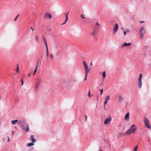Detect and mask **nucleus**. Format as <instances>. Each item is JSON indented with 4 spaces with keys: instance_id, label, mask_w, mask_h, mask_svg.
Masks as SVG:
<instances>
[{
    "instance_id": "obj_1",
    "label": "nucleus",
    "mask_w": 151,
    "mask_h": 151,
    "mask_svg": "<svg viewBox=\"0 0 151 151\" xmlns=\"http://www.w3.org/2000/svg\"><path fill=\"white\" fill-rule=\"evenodd\" d=\"M137 129L136 126L135 125L133 124L130 127L126 132V134L127 135H129L131 134H134L135 133Z\"/></svg>"
},
{
    "instance_id": "obj_2",
    "label": "nucleus",
    "mask_w": 151,
    "mask_h": 151,
    "mask_svg": "<svg viewBox=\"0 0 151 151\" xmlns=\"http://www.w3.org/2000/svg\"><path fill=\"white\" fill-rule=\"evenodd\" d=\"M142 74L140 73L139 74V78L138 80L137 85L138 88L140 89L142 86Z\"/></svg>"
},
{
    "instance_id": "obj_3",
    "label": "nucleus",
    "mask_w": 151,
    "mask_h": 151,
    "mask_svg": "<svg viewBox=\"0 0 151 151\" xmlns=\"http://www.w3.org/2000/svg\"><path fill=\"white\" fill-rule=\"evenodd\" d=\"M145 120L144 122L145 126L151 130V126L150 125L148 120L146 117L145 118Z\"/></svg>"
},
{
    "instance_id": "obj_4",
    "label": "nucleus",
    "mask_w": 151,
    "mask_h": 151,
    "mask_svg": "<svg viewBox=\"0 0 151 151\" xmlns=\"http://www.w3.org/2000/svg\"><path fill=\"white\" fill-rule=\"evenodd\" d=\"M21 124V127L23 129H25V127H26L29 125L25 121H23L20 122Z\"/></svg>"
},
{
    "instance_id": "obj_5",
    "label": "nucleus",
    "mask_w": 151,
    "mask_h": 151,
    "mask_svg": "<svg viewBox=\"0 0 151 151\" xmlns=\"http://www.w3.org/2000/svg\"><path fill=\"white\" fill-rule=\"evenodd\" d=\"M111 117L106 119L104 122V124H106L108 123H110L111 121Z\"/></svg>"
},
{
    "instance_id": "obj_6",
    "label": "nucleus",
    "mask_w": 151,
    "mask_h": 151,
    "mask_svg": "<svg viewBox=\"0 0 151 151\" xmlns=\"http://www.w3.org/2000/svg\"><path fill=\"white\" fill-rule=\"evenodd\" d=\"M119 26L117 23H115L114 28L113 31L114 33H116L118 29Z\"/></svg>"
},
{
    "instance_id": "obj_7",
    "label": "nucleus",
    "mask_w": 151,
    "mask_h": 151,
    "mask_svg": "<svg viewBox=\"0 0 151 151\" xmlns=\"http://www.w3.org/2000/svg\"><path fill=\"white\" fill-rule=\"evenodd\" d=\"M140 34H144L145 33L144 28L143 27H141L139 30Z\"/></svg>"
},
{
    "instance_id": "obj_8",
    "label": "nucleus",
    "mask_w": 151,
    "mask_h": 151,
    "mask_svg": "<svg viewBox=\"0 0 151 151\" xmlns=\"http://www.w3.org/2000/svg\"><path fill=\"white\" fill-rule=\"evenodd\" d=\"M131 45L130 43H127L126 42H125L122 45V47L123 48L124 47L130 46Z\"/></svg>"
},
{
    "instance_id": "obj_9",
    "label": "nucleus",
    "mask_w": 151,
    "mask_h": 151,
    "mask_svg": "<svg viewBox=\"0 0 151 151\" xmlns=\"http://www.w3.org/2000/svg\"><path fill=\"white\" fill-rule=\"evenodd\" d=\"M52 16L51 15L50 13H47L45 15V17L46 18H52Z\"/></svg>"
},
{
    "instance_id": "obj_10",
    "label": "nucleus",
    "mask_w": 151,
    "mask_h": 151,
    "mask_svg": "<svg viewBox=\"0 0 151 151\" xmlns=\"http://www.w3.org/2000/svg\"><path fill=\"white\" fill-rule=\"evenodd\" d=\"M84 67V68H85V72L86 73H88V71H89L90 70V69H88V65H85Z\"/></svg>"
},
{
    "instance_id": "obj_11",
    "label": "nucleus",
    "mask_w": 151,
    "mask_h": 151,
    "mask_svg": "<svg viewBox=\"0 0 151 151\" xmlns=\"http://www.w3.org/2000/svg\"><path fill=\"white\" fill-rule=\"evenodd\" d=\"M98 32L93 30V32L92 33L91 35L93 37H95L97 35Z\"/></svg>"
},
{
    "instance_id": "obj_12",
    "label": "nucleus",
    "mask_w": 151,
    "mask_h": 151,
    "mask_svg": "<svg viewBox=\"0 0 151 151\" xmlns=\"http://www.w3.org/2000/svg\"><path fill=\"white\" fill-rule=\"evenodd\" d=\"M37 81H38V82L37 83H36V89L37 90V89L38 88V87L40 85V80L39 79H37Z\"/></svg>"
},
{
    "instance_id": "obj_13",
    "label": "nucleus",
    "mask_w": 151,
    "mask_h": 151,
    "mask_svg": "<svg viewBox=\"0 0 151 151\" xmlns=\"http://www.w3.org/2000/svg\"><path fill=\"white\" fill-rule=\"evenodd\" d=\"M129 113L127 112L125 115L124 116V119L125 120H128L129 118Z\"/></svg>"
},
{
    "instance_id": "obj_14",
    "label": "nucleus",
    "mask_w": 151,
    "mask_h": 151,
    "mask_svg": "<svg viewBox=\"0 0 151 151\" xmlns=\"http://www.w3.org/2000/svg\"><path fill=\"white\" fill-rule=\"evenodd\" d=\"M100 26H95L94 27L93 30L99 32Z\"/></svg>"
},
{
    "instance_id": "obj_15",
    "label": "nucleus",
    "mask_w": 151,
    "mask_h": 151,
    "mask_svg": "<svg viewBox=\"0 0 151 151\" xmlns=\"http://www.w3.org/2000/svg\"><path fill=\"white\" fill-rule=\"evenodd\" d=\"M31 137V139L32 141V142H35L36 140L34 138V136L33 135H31L30 136Z\"/></svg>"
},
{
    "instance_id": "obj_16",
    "label": "nucleus",
    "mask_w": 151,
    "mask_h": 151,
    "mask_svg": "<svg viewBox=\"0 0 151 151\" xmlns=\"http://www.w3.org/2000/svg\"><path fill=\"white\" fill-rule=\"evenodd\" d=\"M68 13H69V12H68V13H67L66 14V18L65 21V22L63 24H62V25L64 24H65L66 22H67V21L68 20Z\"/></svg>"
},
{
    "instance_id": "obj_17",
    "label": "nucleus",
    "mask_w": 151,
    "mask_h": 151,
    "mask_svg": "<svg viewBox=\"0 0 151 151\" xmlns=\"http://www.w3.org/2000/svg\"><path fill=\"white\" fill-rule=\"evenodd\" d=\"M34 143L32 142L31 143H29L27 144V146L28 147H30L34 145Z\"/></svg>"
},
{
    "instance_id": "obj_18",
    "label": "nucleus",
    "mask_w": 151,
    "mask_h": 151,
    "mask_svg": "<svg viewBox=\"0 0 151 151\" xmlns=\"http://www.w3.org/2000/svg\"><path fill=\"white\" fill-rule=\"evenodd\" d=\"M26 128H25V130L27 132H29V125L28 126H27V127H26Z\"/></svg>"
},
{
    "instance_id": "obj_19",
    "label": "nucleus",
    "mask_w": 151,
    "mask_h": 151,
    "mask_svg": "<svg viewBox=\"0 0 151 151\" xmlns=\"http://www.w3.org/2000/svg\"><path fill=\"white\" fill-rule=\"evenodd\" d=\"M42 40L43 41V42L45 43L46 42H47V41H46V40L45 38V37L44 36H43L42 37Z\"/></svg>"
},
{
    "instance_id": "obj_20",
    "label": "nucleus",
    "mask_w": 151,
    "mask_h": 151,
    "mask_svg": "<svg viewBox=\"0 0 151 151\" xmlns=\"http://www.w3.org/2000/svg\"><path fill=\"white\" fill-rule=\"evenodd\" d=\"M18 121L17 120H14L12 121V124H15L17 123V122Z\"/></svg>"
},
{
    "instance_id": "obj_21",
    "label": "nucleus",
    "mask_w": 151,
    "mask_h": 151,
    "mask_svg": "<svg viewBox=\"0 0 151 151\" xmlns=\"http://www.w3.org/2000/svg\"><path fill=\"white\" fill-rule=\"evenodd\" d=\"M88 73L85 72V77H84V81H85L86 80V79L87 78Z\"/></svg>"
},
{
    "instance_id": "obj_22",
    "label": "nucleus",
    "mask_w": 151,
    "mask_h": 151,
    "mask_svg": "<svg viewBox=\"0 0 151 151\" xmlns=\"http://www.w3.org/2000/svg\"><path fill=\"white\" fill-rule=\"evenodd\" d=\"M138 149V146L137 145H136L134 148L133 151H137Z\"/></svg>"
},
{
    "instance_id": "obj_23",
    "label": "nucleus",
    "mask_w": 151,
    "mask_h": 151,
    "mask_svg": "<svg viewBox=\"0 0 151 151\" xmlns=\"http://www.w3.org/2000/svg\"><path fill=\"white\" fill-rule=\"evenodd\" d=\"M38 62H39V61H38V62H37V65L36 67V68H35V69L34 70V75H35V74H36V71H37V65H38Z\"/></svg>"
},
{
    "instance_id": "obj_24",
    "label": "nucleus",
    "mask_w": 151,
    "mask_h": 151,
    "mask_svg": "<svg viewBox=\"0 0 151 151\" xmlns=\"http://www.w3.org/2000/svg\"><path fill=\"white\" fill-rule=\"evenodd\" d=\"M16 71L17 73H18L19 72V67L18 65H17V68L16 69Z\"/></svg>"
},
{
    "instance_id": "obj_25",
    "label": "nucleus",
    "mask_w": 151,
    "mask_h": 151,
    "mask_svg": "<svg viewBox=\"0 0 151 151\" xmlns=\"http://www.w3.org/2000/svg\"><path fill=\"white\" fill-rule=\"evenodd\" d=\"M106 76V75L105 73V72L104 71L103 73V74H102V77L103 78H105Z\"/></svg>"
},
{
    "instance_id": "obj_26",
    "label": "nucleus",
    "mask_w": 151,
    "mask_h": 151,
    "mask_svg": "<svg viewBox=\"0 0 151 151\" xmlns=\"http://www.w3.org/2000/svg\"><path fill=\"white\" fill-rule=\"evenodd\" d=\"M109 96H107L105 99V101L108 102V99H109Z\"/></svg>"
},
{
    "instance_id": "obj_27",
    "label": "nucleus",
    "mask_w": 151,
    "mask_h": 151,
    "mask_svg": "<svg viewBox=\"0 0 151 151\" xmlns=\"http://www.w3.org/2000/svg\"><path fill=\"white\" fill-rule=\"evenodd\" d=\"M122 100H123V99H122V97L121 96H120L119 97V101H120L121 102H122Z\"/></svg>"
},
{
    "instance_id": "obj_28",
    "label": "nucleus",
    "mask_w": 151,
    "mask_h": 151,
    "mask_svg": "<svg viewBox=\"0 0 151 151\" xmlns=\"http://www.w3.org/2000/svg\"><path fill=\"white\" fill-rule=\"evenodd\" d=\"M144 36V34H140V38L141 39H142Z\"/></svg>"
},
{
    "instance_id": "obj_29",
    "label": "nucleus",
    "mask_w": 151,
    "mask_h": 151,
    "mask_svg": "<svg viewBox=\"0 0 151 151\" xmlns=\"http://www.w3.org/2000/svg\"><path fill=\"white\" fill-rule=\"evenodd\" d=\"M35 38L36 40V41L37 42H38V38L37 36H35Z\"/></svg>"
},
{
    "instance_id": "obj_30",
    "label": "nucleus",
    "mask_w": 151,
    "mask_h": 151,
    "mask_svg": "<svg viewBox=\"0 0 151 151\" xmlns=\"http://www.w3.org/2000/svg\"><path fill=\"white\" fill-rule=\"evenodd\" d=\"M100 92H101V95H102V93L103 92V88L101 89V90H100Z\"/></svg>"
},
{
    "instance_id": "obj_31",
    "label": "nucleus",
    "mask_w": 151,
    "mask_h": 151,
    "mask_svg": "<svg viewBox=\"0 0 151 151\" xmlns=\"http://www.w3.org/2000/svg\"><path fill=\"white\" fill-rule=\"evenodd\" d=\"M45 46H46V49H47V48H48V47H47V42H46L45 43Z\"/></svg>"
},
{
    "instance_id": "obj_32",
    "label": "nucleus",
    "mask_w": 151,
    "mask_h": 151,
    "mask_svg": "<svg viewBox=\"0 0 151 151\" xmlns=\"http://www.w3.org/2000/svg\"><path fill=\"white\" fill-rule=\"evenodd\" d=\"M46 55H47V56H48V48H47V49H46Z\"/></svg>"
},
{
    "instance_id": "obj_33",
    "label": "nucleus",
    "mask_w": 151,
    "mask_h": 151,
    "mask_svg": "<svg viewBox=\"0 0 151 151\" xmlns=\"http://www.w3.org/2000/svg\"><path fill=\"white\" fill-rule=\"evenodd\" d=\"M50 57L52 59L53 58L54 56H53V55L52 54H51L50 55Z\"/></svg>"
},
{
    "instance_id": "obj_34",
    "label": "nucleus",
    "mask_w": 151,
    "mask_h": 151,
    "mask_svg": "<svg viewBox=\"0 0 151 151\" xmlns=\"http://www.w3.org/2000/svg\"><path fill=\"white\" fill-rule=\"evenodd\" d=\"M83 63L84 66H85V65H87L86 64V63L85 61H83Z\"/></svg>"
},
{
    "instance_id": "obj_35",
    "label": "nucleus",
    "mask_w": 151,
    "mask_h": 151,
    "mask_svg": "<svg viewBox=\"0 0 151 151\" xmlns=\"http://www.w3.org/2000/svg\"><path fill=\"white\" fill-rule=\"evenodd\" d=\"M21 82L22 83V85H23V83H24V81H23V80L22 79H21Z\"/></svg>"
},
{
    "instance_id": "obj_36",
    "label": "nucleus",
    "mask_w": 151,
    "mask_h": 151,
    "mask_svg": "<svg viewBox=\"0 0 151 151\" xmlns=\"http://www.w3.org/2000/svg\"><path fill=\"white\" fill-rule=\"evenodd\" d=\"M30 29H32V32H34V29L33 28H32V26H31L30 27Z\"/></svg>"
},
{
    "instance_id": "obj_37",
    "label": "nucleus",
    "mask_w": 151,
    "mask_h": 151,
    "mask_svg": "<svg viewBox=\"0 0 151 151\" xmlns=\"http://www.w3.org/2000/svg\"><path fill=\"white\" fill-rule=\"evenodd\" d=\"M95 26H100V25L99 24L98 22H97L96 23V24L95 25Z\"/></svg>"
},
{
    "instance_id": "obj_38",
    "label": "nucleus",
    "mask_w": 151,
    "mask_h": 151,
    "mask_svg": "<svg viewBox=\"0 0 151 151\" xmlns=\"http://www.w3.org/2000/svg\"><path fill=\"white\" fill-rule=\"evenodd\" d=\"M81 17L82 18V19H84L85 18V17L83 16V15L82 14H81Z\"/></svg>"
},
{
    "instance_id": "obj_39",
    "label": "nucleus",
    "mask_w": 151,
    "mask_h": 151,
    "mask_svg": "<svg viewBox=\"0 0 151 151\" xmlns=\"http://www.w3.org/2000/svg\"><path fill=\"white\" fill-rule=\"evenodd\" d=\"M17 18H18V17H15V19H14V22H16V21H17Z\"/></svg>"
},
{
    "instance_id": "obj_40",
    "label": "nucleus",
    "mask_w": 151,
    "mask_h": 151,
    "mask_svg": "<svg viewBox=\"0 0 151 151\" xmlns=\"http://www.w3.org/2000/svg\"><path fill=\"white\" fill-rule=\"evenodd\" d=\"M125 31L126 32H129V30L128 29H126Z\"/></svg>"
},
{
    "instance_id": "obj_41",
    "label": "nucleus",
    "mask_w": 151,
    "mask_h": 151,
    "mask_svg": "<svg viewBox=\"0 0 151 151\" xmlns=\"http://www.w3.org/2000/svg\"><path fill=\"white\" fill-rule=\"evenodd\" d=\"M85 121H86L87 120V116H86V115H85Z\"/></svg>"
},
{
    "instance_id": "obj_42",
    "label": "nucleus",
    "mask_w": 151,
    "mask_h": 151,
    "mask_svg": "<svg viewBox=\"0 0 151 151\" xmlns=\"http://www.w3.org/2000/svg\"><path fill=\"white\" fill-rule=\"evenodd\" d=\"M124 33V35H126V32L125 31H123Z\"/></svg>"
},
{
    "instance_id": "obj_43",
    "label": "nucleus",
    "mask_w": 151,
    "mask_h": 151,
    "mask_svg": "<svg viewBox=\"0 0 151 151\" xmlns=\"http://www.w3.org/2000/svg\"><path fill=\"white\" fill-rule=\"evenodd\" d=\"M88 96L89 97H91L90 93V91H89L88 92Z\"/></svg>"
},
{
    "instance_id": "obj_44",
    "label": "nucleus",
    "mask_w": 151,
    "mask_h": 151,
    "mask_svg": "<svg viewBox=\"0 0 151 151\" xmlns=\"http://www.w3.org/2000/svg\"><path fill=\"white\" fill-rule=\"evenodd\" d=\"M14 134V132H12V135H13Z\"/></svg>"
},
{
    "instance_id": "obj_45",
    "label": "nucleus",
    "mask_w": 151,
    "mask_h": 151,
    "mask_svg": "<svg viewBox=\"0 0 151 151\" xmlns=\"http://www.w3.org/2000/svg\"><path fill=\"white\" fill-rule=\"evenodd\" d=\"M31 75L30 73H29L28 74V77H29Z\"/></svg>"
},
{
    "instance_id": "obj_46",
    "label": "nucleus",
    "mask_w": 151,
    "mask_h": 151,
    "mask_svg": "<svg viewBox=\"0 0 151 151\" xmlns=\"http://www.w3.org/2000/svg\"><path fill=\"white\" fill-rule=\"evenodd\" d=\"M107 101H105L104 103V105H105L106 104V103H107Z\"/></svg>"
},
{
    "instance_id": "obj_47",
    "label": "nucleus",
    "mask_w": 151,
    "mask_h": 151,
    "mask_svg": "<svg viewBox=\"0 0 151 151\" xmlns=\"http://www.w3.org/2000/svg\"><path fill=\"white\" fill-rule=\"evenodd\" d=\"M144 22H145L144 21H141L140 22V23H144Z\"/></svg>"
},
{
    "instance_id": "obj_48",
    "label": "nucleus",
    "mask_w": 151,
    "mask_h": 151,
    "mask_svg": "<svg viewBox=\"0 0 151 151\" xmlns=\"http://www.w3.org/2000/svg\"><path fill=\"white\" fill-rule=\"evenodd\" d=\"M19 14H18V15L17 16H16V17H18L19 16Z\"/></svg>"
},
{
    "instance_id": "obj_49",
    "label": "nucleus",
    "mask_w": 151,
    "mask_h": 151,
    "mask_svg": "<svg viewBox=\"0 0 151 151\" xmlns=\"http://www.w3.org/2000/svg\"><path fill=\"white\" fill-rule=\"evenodd\" d=\"M8 141L9 140V136H8Z\"/></svg>"
},
{
    "instance_id": "obj_50",
    "label": "nucleus",
    "mask_w": 151,
    "mask_h": 151,
    "mask_svg": "<svg viewBox=\"0 0 151 151\" xmlns=\"http://www.w3.org/2000/svg\"><path fill=\"white\" fill-rule=\"evenodd\" d=\"M51 29L50 28V29L48 30L49 31H51Z\"/></svg>"
},
{
    "instance_id": "obj_51",
    "label": "nucleus",
    "mask_w": 151,
    "mask_h": 151,
    "mask_svg": "<svg viewBox=\"0 0 151 151\" xmlns=\"http://www.w3.org/2000/svg\"><path fill=\"white\" fill-rule=\"evenodd\" d=\"M100 151H103V150H101V147H100Z\"/></svg>"
},
{
    "instance_id": "obj_52",
    "label": "nucleus",
    "mask_w": 151,
    "mask_h": 151,
    "mask_svg": "<svg viewBox=\"0 0 151 151\" xmlns=\"http://www.w3.org/2000/svg\"><path fill=\"white\" fill-rule=\"evenodd\" d=\"M90 65H92V62H91V64H90Z\"/></svg>"
},
{
    "instance_id": "obj_53",
    "label": "nucleus",
    "mask_w": 151,
    "mask_h": 151,
    "mask_svg": "<svg viewBox=\"0 0 151 151\" xmlns=\"http://www.w3.org/2000/svg\"><path fill=\"white\" fill-rule=\"evenodd\" d=\"M76 80H74V82H76Z\"/></svg>"
},
{
    "instance_id": "obj_54",
    "label": "nucleus",
    "mask_w": 151,
    "mask_h": 151,
    "mask_svg": "<svg viewBox=\"0 0 151 151\" xmlns=\"http://www.w3.org/2000/svg\"><path fill=\"white\" fill-rule=\"evenodd\" d=\"M3 141H4V139H3Z\"/></svg>"
},
{
    "instance_id": "obj_55",
    "label": "nucleus",
    "mask_w": 151,
    "mask_h": 151,
    "mask_svg": "<svg viewBox=\"0 0 151 151\" xmlns=\"http://www.w3.org/2000/svg\"><path fill=\"white\" fill-rule=\"evenodd\" d=\"M122 29L123 30V28H122Z\"/></svg>"
},
{
    "instance_id": "obj_56",
    "label": "nucleus",
    "mask_w": 151,
    "mask_h": 151,
    "mask_svg": "<svg viewBox=\"0 0 151 151\" xmlns=\"http://www.w3.org/2000/svg\"><path fill=\"white\" fill-rule=\"evenodd\" d=\"M142 1H143V0H142Z\"/></svg>"
},
{
    "instance_id": "obj_57",
    "label": "nucleus",
    "mask_w": 151,
    "mask_h": 151,
    "mask_svg": "<svg viewBox=\"0 0 151 151\" xmlns=\"http://www.w3.org/2000/svg\"><path fill=\"white\" fill-rule=\"evenodd\" d=\"M1 99V97H0V99Z\"/></svg>"
}]
</instances>
